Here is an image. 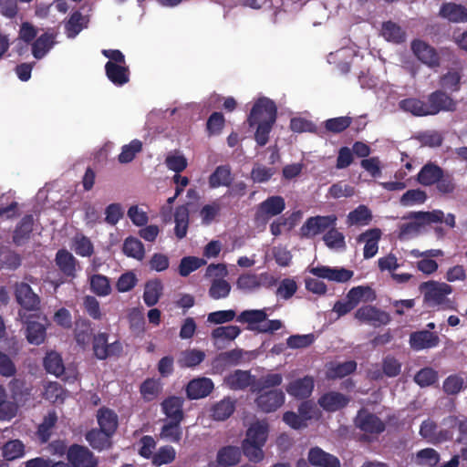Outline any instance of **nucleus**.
I'll use <instances>...</instances> for the list:
<instances>
[{"instance_id":"9","label":"nucleus","mask_w":467,"mask_h":467,"mask_svg":"<svg viewBox=\"0 0 467 467\" xmlns=\"http://www.w3.org/2000/svg\"><path fill=\"white\" fill-rule=\"evenodd\" d=\"M337 220L335 214L309 217L300 228L301 234L304 237L310 238L327 233L331 227L336 226Z\"/></svg>"},{"instance_id":"60","label":"nucleus","mask_w":467,"mask_h":467,"mask_svg":"<svg viewBox=\"0 0 467 467\" xmlns=\"http://www.w3.org/2000/svg\"><path fill=\"white\" fill-rule=\"evenodd\" d=\"M204 265H206V261L202 258L185 256L180 262L179 274L183 277L188 276L192 272L199 269Z\"/></svg>"},{"instance_id":"36","label":"nucleus","mask_w":467,"mask_h":467,"mask_svg":"<svg viewBox=\"0 0 467 467\" xmlns=\"http://www.w3.org/2000/svg\"><path fill=\"white\" fill-rule=\"evenodd\" d=\"M235 410V400L225 397L211 408V417L215 420H227Z\"/></svg>"},{"instance_id":"42","label":"nucleus","mask_w":467,"mask_h":467,"mask_svg":"<svg viewBox=\"0 0 467 467\" xmlns=\"http://www.w3.org/2000/svg\"><path fill=\"white\" fill-rule=\"evenodd\" d=\"M233 182L231 169L228 165H220L216 167L213 172L209 176L210 188H218L220 186L229 187Z\"/></svg>"},{"instance_id":"6","label":"nucleus","mask_w":467,"mask_h":467,"mask_svg":"<svg viewBox=\"0 0 467 467\" xmlns=\"http://www.w3.org/2000/svg\"><path fill=\"white\" fill-rule=\"evenodd\" d=\"M276 121L277 108L275 103L266 98H259L254 104L251 111L247 117V123L250 128L255 127V124L263 123L264 121Z\"/></svg>"},{"instance_id":"31","label":"nucleus","mask_w":467,"mask_h":467,"mask_svg":"<svg viewBox=\"0 0 467 467\" xmlns=\"http://www.w3.org/2000/svg\"><path fill=\"white\" fill-rule=\"evenodd\" d=\"M267 276L266 273L261 275L243 274L236 280V287L244 292H253L261 287Z\"/></svg>"},{"instance_id":"1","label":"nucleus","mask_w":467,"mask_h":467,"mask_svg":"<svg viewBox=\"0 0 467 467\" xmlns=\"http://www.w3.org/2000/svg\"><path fill=\"white\" fill-rule=\"evenodd\" d=\"M457 101L446 91L437 89L427 96V100L420 98H407L400 100L399 108L415 117L435 116L440 112H454Z\"/></svg>"},{"instance_id":"14","label":"nucleus","mask_w":467,"mask_h":467,"mask_svg":"<svg viewBox=\"0 0 467 467\" xmlns=\"http://www.w3.org/2000/svg\"><path fill=\"white\" fill-rule=\"evenodd\" d=\"M356 426L365 433L380 434L385 429L386 425L382 420L376 414L360 410L355 419Z\"/></svg>"},{"instance_id":"56","label":"nucleus","mask_w":467,"mask_h":467,"mask_svg":"<svg viewBox=\"0 0 467 467\" xmlns=\"http://www.w3.org/2000/svg\"><path fill=\"white\" fill-rule=\"evenodd\" d=\"M464 388V379L458 374L448 376L442 384V390L448 396H455L459 394Z\"/></svg>"},{"instance_id":"13","label":"nucleus","mask_w":467,"mask_h":467,"mask_svg":"<svg viewBox=\"0 0 467 467\" xmlns=\"http://www.w3.org/2000/svg\"><path fill=\"white\" fill-rule=\"evenodd\" d=\"M256 394L254 402L257 408L265 413L275 411L285 402V393L281 389H270Z\"/></svg>"},{"instance_id":"52","label":"nucleus","mask_w":467,"mask_h":467,"mask_svg":"<svg viewBox=\"0 0 467 467\" xmlns=\"http://www.w3.org/2000/svg\"><path fill=\"white\" fill-rule=\"evenodd\" d=\"M160 437L162 440L179 443L182 437V430L181 428V422L170 420L163 424L161 429Z\"/></svg>"},{"instance_id":"54","label":"nucleus","mask_w":467,"mask_h":467,"mask_svg":"<svg viewBox=\"0 0 467 467\" xmlns=\"http://www.w3.org/2000/svg\"><path fill=\"white\" fill-rule=\"evenodd\" d=\"M46 327L36 321H31L26 327V339L30 344L40 345L45 341Z\"/></svg>"},{"instance_id":"64","label":"nucleus","mask_w":467,"mask_h":467,"mask_svg":"<svg viewBox=\"0 0 467 467\" xmlns=\"http://www.w3.org/2000/svg\"><path fill=\"white\" fill-rule=\"evenodd\" d=\"M44 366L48 373L59 376L64 372V365L60 355L56 352L48 353L44 358Z\"/></svg>"},{"instance_id":"20","label":"nucleus","mask_w":467,"mask_h":467,"mask_svg":"<svg viewBox=\"0 0 467 467\" xmlns=\"http://www.w3.org/2000/svg\"><path fill=\"white\" fill-rule=\"evenodd\" d=\"M349 400L350 399L345 394L337 391H329L318 399V404L324 410L335 412L348 406Z\"/></svg>"},{"instance_id":"15","label":"nucleus","mask_w":467,"mask_h":467,"mask_svg":"<svg viewBox=\"0 0 467 467\" xmlns=\"http://www.w3.org/2000/svg\"><path fill=\"white\" fill-rule=\"evenodd\" d=\"M214 389L213 381L206 377H197L191 379L185 392L189 400H200L208 397Z\"/></svg>"},{"instance_id":"59","label":"nucleus","mask_w":467,"mask_h":467,"mask_svg":"<svg viewBox=\"0 0 467 467\" xmlns=\"http://www.w3.org/2000/svg\"><path fill=\"white\" fill-rule=\"evenodd\" d=\"M176 451L170 445L161 446L152 456V464L159 467L175 460Z\"/></svg>"},{"instance_id":"45","label":"nucleus","mask_w":467,"mask_h":467,"mask_svg":"<svg viewBox=\"0 0 467 467\" xmlns=\"http://www.w3.org/2000/svg\"><path fill=\"white\" fill-rule=\"evenodd\" d=\"M268 436V428L266 424L255 422L252 424L246 431L244 441L265 446Z\"/></svg>"},{"instance_id":"10","label":"nucleus","mask_w":467,"mask_h":467,"mask_svg":"<svg viewBox=\"0 0 467 467\" xmlns=\"http://www.w3.org/2000/svg\"><path fill=\"white\" fill-rule=\"evenodd\" d=\"M67 460L72 467H94L98 465V459L86 446L74 443L67 451Z\"/></svg>"},{"instance_id":"3","label":"nucleus","mask_w":467,"mask_h":467,"mask_svg":"<svg viewBox=\"0 0 467 467\" xmlns=\"http://www.w3.org/2000/svg\"><path fill=\"white\" fill-rule=\"evenodd\" d=\"M420 290L423 294V302L429 307H436L442 310L455 309L454 303L447 298L452 293L451 285L446 283L427 281L420 285Z\"/></svg>"},{"instance_id":"24","label":"nucleus","mask_w":467,"mask_h":467,"mask_svg":"<svg viewBox=\"0 0 467 467\" xmlns=\"http://www.w3.org/2000/svg\"><path fill=\"white\" fill-rule=\"evenodd\" d=\"M105 73L109 80L117 87H121L130 81V69L126 64L107 62Z\"/></svg>"},{"instance_id":"62","label":"nucleus","mask_w":467,"mask_h":467,"mask_svg":"<svg viewBox=\"0 0 467 467\" xmlns=\"http://www.w3.org/2000/svg\"><path fill=\"white\" fill-rule=\"evenodd\" d=\"M91 329L90 324L88 320L76 321V327L74 329L75 340L80 347H85L90 340Z\"/></svg>"},{"instance_id":"39","label":"nucleus","mask_w":467,"mask_h":467,"mask_svg":"<svg viewBox=\"0 0 467 467\" xmlns=\"http://www.w3.org/2000/svg\"><path fill=\"white\" fill-rule=\"evenodd\" d=\"M381 35L389 42L401 44L406 40L405 30L393 21H386L381 26Z\"/></svg>"},{"instance_id":"58","label":"nucleus","mask_w":467,"mask_h":467,"mask_svg":"<svg viewBox=\"0 0 467 467\" xmlns=\"http://www.w3.org/2000/svg\"><path fill=\"white\" fill-rule=\"evenodd\" d=\"M225 125V119L222 112H213L206 121V132L209 137L222 133Z\"/></svg>"},{"instance_id":"63","label":"nucleus","mask_w":467,"mask_h":467,"mask_svg":"<svg viewBox=\"0 0 467 467\" xmlns=\"http://www.w3.org/2000/svg\"><path fill=\"white\" fill-rule=\"evenodd\" d=\"M437 380L438 372L430 367L420 369L414 376L415 383L421 388L431 386L436 383Z\"/></svg>"},{"instance_id":"40","label":"nucleus","mask_w":467,"mask_h":467,"mask_svg":"<svg viewBox=\"0 0 467 467\" xmlns=\"http://www.w3.org/2000/svg\"><path fill=\"white\" fill-rule=\"evenodd\" d=\"M242 451L239 447L229 445L218 451L216 460L219 465L231 467L239 463Z\"/></svg>"},{"instance_id":"29","label":"nucleus","mask_w":467,"mask_h":467,"mask_svg":"<svg viewBox=\"0 0 467 467\" xmlns=\"http://www.w3.org/2000/svg\"><path fill=\"white\" fill-rule=\"evenodd\" d=\"M111 438L112 435L97 428L91 429L85 434V439L88 442V444L94 450L99 451L108 450L111 447Z\"/></svg>"},{"instance_id":"43","label":"nucleus","mask_w":467,"mask_h":467,"mask_svg":"<svg viewBox=\"0 0 467 467\" xmlns=\"http://www.w3.org/2000/svg\"><path fill=\"white\" fill-rule=\"evenodd\" d=\"M55 44V35L44 33L32 44V54L35 58L41 59Z\"/></svg>"},{"instance_id":"61","label":"nucleus","mask_w":467,"mask_h":467,"mask_svg":"<svg viewBox=\"0 0 467 467\" xmlns=\"http://www.w3.org/2000/svg\"><path fill=\"white\" fill-rule=\"evenodd\" d=\"M141 150L142 142L135 139L122 147L118 160L120 163H129L134 160L136 154L141 151Z\"/></svg>"},{"instance_id":"16","label":"nucleus","mask_w":467,"mask_h":467,"mask_svg":"<svg viewBox=\"0 0 467 467\" xmlns=\"http://www.w3.org/2000/svg\"><path fill=\"white\" fill-rule=\"evenodd\" d=\"M309 272L319 278L337 283H346L354 275V272L352 270H348L344 267H330L326 265L312 267Z\"/></svg>"},{"instance_id":"51","label":"nucleus","mask_w":467,"mask_h":467,"mask_svg":"<svg viewBox=\"0 0 467 467\" xmlns=\"http://www.w3.org/2000/svg\"><path fill=\"white\" fill-rule=\"evenodd\" d=\"M204 358V351L193 348L182 352L178 362L182 368H194L200 365Z\"/></svg>"},{"instance_id":"35","label":"nucleus","mask_w":467,"mask_h":467,"mask_svg":"<svg viewBox=\"0 0 467 467\" xmlns=\"http://www.w3.org/2000/svg\"><path fill=\"white\" fill-rule=\"evenodd\" d=\"M34 218L31 214L25 215L16 225L13 234V242L16 245L25 244L30 238L33 231Z\"/></svg>"},{"instance_id":"8","label":"nucleus","mask_w":467,"mask_h":467,"mask_svg":"<svg viewBox=\"0 0 467 467\" xmlns=\"http://www.w3.org/2000/svg\"><path fill=\"white\" fill-rule=\"evenodd\" d=\"M108 340L109 335L105 332H99L93 337V354L99 360H105L110 357H119L122 353V345L119 340L110 344Z\"/></svg>"},{"instance_id":"25","label":"nucleus","mask_w":467,"mask_h":467,"mask_svg":"<svg viewBox=\"0 0 467 467\" xmlns=\"http://www.w3.org/2000/svg\"><path fill=\"white\" fill-rule=\"evenodd\" d=\"M381 237V231L379 228L368 229L358 237V242H365L363 256L369 259L375 256L379 250V241Z\"/></svg>"},{"instance_id":"41","label":"nucleus","mask_w":467,"mask_h":467,"mask_svg":"<svg viewBox=\"0 0 467 467\" xmlns=\"http://www.w3.org/2000/svg\"><path fill=\"white\" fill-rule=\"evenodd\" d=\"M163 285L160 279L155 278L146 282L144 286L143 300L146 306H155L162 295Z\"/></svg>"},{"instance_id":"2","label":"nucleus","mask_w":467,"mask_h":467,"mask_svg":"<svg viewBox=\"0 0 467 467\" xmlns=\"http://www.w3.org/2000/svg\"><path fill=\"white\" fill-rule=\"evenodd\" d=\"M403 219L410 220V222L399 225L398 238L409 240L419 235L425 226L442 223L443 212L441 210L410 212L403 216Z\"/></svg>"},{"instance_id":"4","label":"nucleus","mask_w":467,"mask_h":467,"mask_svg":"<svg viewBox=\"0 0 467 467\" xmlns=\"http://www.w3.org/2000/svg\"><path fill=\"white\" fill-rule=\"evenodd\" d=\"M236 321L246 323L249 330H256L263 334H273L283 327L279 319L267 320L265 308L244 310L237 316Z\"/></svg>"},{"instance_id":"26","label":"nucleus","mask_w":467,"mask_h":467,"mask_svg":"<svg viewBox=\"0 0 467 467\" xmlns=\"http://www.w3.org/2000/svg\"><path fill=\"white\" fill-rule=\"evenodd\" d=\"M96 417L99 430L113 436L119 426L117 413L109 408L102 407L98 410Z\"/></svg>"},{"instance_id":"32","label":"nucleus","mask_w":467,"mask_h":467,"mask_svg":"<svg viewBox=\"0 0 467 467\" xmlns=\"http://www.w3.org/2000/svg\"><path fill=\"white\" fill-rule=\"evenodd\" d=\"M11 398L18 405H25L31 396V389L27 386L26 380L21 379H13L9 384Z\"/></svg>"},{"instance_id":"50","label":"nucleus","mask_w":467,"mask_h":467,"mask_svg":"<svg viewBox=\"0 0 467 467\" xmlns=\"http://www.w3.org/2000/svg\"><path fill=\"white\" fill-rule=\"evenodd\" d=\"M122 251L128 257H132L137 260H142L145 254L143 244L133 236L125 239Z\"/></svg>"},{"instance_id":"46","label":"nucleus","mask_w":467,"mask_h":467,"mask_svg":"<svg viewBox=\"0 0 467 467\" xmlns=\"http://www.w3.org/2000/svg\"><path fill=\"white\" fill-rule=\"evenodd\" d=\"M283 382V376L280 373H268L260 377L252 387L254 393L266 391L265 389L278 387Z\"/></svg>"},{"instance_id":"27","label":"nucleus","mask_w":467,"mask_h":467,"mask_svg":"<svg viewBox=\"0 0 467 467\" xmlns=\"http://www.w3.org/2000/svg\"><path fill=\"white\" fill-rule=\"evenodd\" d=\"M357 369V362L348 360L342 363L329 362L326 365V379L335 380L345 378Z\"/></svg>"},{"instance_id":"21","label":"nucleus","mask_w":467,"mask_h":467,"mask_svg":"<svg viewBox=\"0 0 467 467\" xmlns=\"http://www.w3.org/2000/svg\"><path fill=\"white\" fill-rule=\"evenodd\" d=\"M439 16L451 23H467V7L453 2L443 3Z\"/></svg>"},{"instance_id":"11","label":"nucleus","mask_w":467,"mask_h":467,"mask_svg":"<svg viewBox=\"0 0 467 467\" xmlns=\"http://www.w3.org/2000/svg\"><path fill=\"white\" fill-rule=\"evenodd\" d=\"M355 318L374 327L388 325L391 320L389 313L371 305H365L357 309Z\"/></svg>"},{"instance_id":"57","label":"nucleus","mask_w":467,"mask_h":467,"mask_svg":"<svg viewBox=\"0 0 467 467\" xmlns=\"http://www.w3.org/2000/svg\"><path fill=\"white\" fill-rule=\"evenodd\" d=\"M323 241L326 245L330 249H345L346 242L344 234L336 229V226L331 227L323 236Z\"/></svg>"},{"instance_id":"48","label":"nucleus","mask_w":467,"mask_h":467,"mask_svg":"<svg viewBox=\"0 0 467 467\" xmlns=\"http://www.w3.org/2000/svg\"><path fill=\"white\" fill-rule=\"evenodd\" d=\"M462 75L458 70L451 69L439 78V84L444 91L458 92L461 89Z\"/></svg>"},{"instance_id":"30","label":"nucleus","mask_w":467,"mask_h":467,"mask_svg":"<svg viewBox=\"0 0 467 467\" xmlns=\"http://www.w3.org/2000/svg\"><path fill=\"white\" fill-rule=\"evenodd\" d=\"M376 298L375 291L368 285L354 286L346 296V299H349L355 307L361 302L370 303L375 301Z\"/></svg>"},{"instance_id":"23","label":"nucleus","mask_w":467,"mask_h":467,"mask_svg":"<svg viewBox=\"0 0 467 467\" xmlns=\"http://www.w3.org/2000/svg\"><path fill=\"white\" fill-rule=\"evenodd\" d=\"M183 404L182 397L171 396L161 402V409L170 420L182 422L184 419Z\"/></svg>"},{"instance_id":"34","label":"nucleus","mask_w":467,"mask_h":467,"mask_svg":"<svg viewBox=\"0 0 467 467\" xmlns=\"http://www.w3.org/2000/svg\"><path fill=\"white\" fill-rule=\"evenodd\" d=\"M56 264L65 275L75 277L77 260L67 250L60 249L57 251Z\"/></svg>"},{"instance_id":"18","label":"nucleus","mask_w":467,"mask_h":467,"mask_svg":"<svg viewBox=\"0 0 467 467\" xmlns=\"http://www.w3.org/2000/svg\"><path fill=\"white\" fill-rule=\"evenodd\" d=\"M409 342L413 350L420 351L437 347L440 337L436 333L424 329L412 332L410 335Z\"/></svg>"},{"instance_id":"28","label":"nucleus","mask_w":467,"mask_h":467,"mask_svg":"<svg viewBox=\"0 0 467 467\" xmlns=\"http://www.w3.org/2000/svg\"><path fill=\"white\" fill-rule=\"evenodd\" d=\"M443 171L438 164L429 161L419 171L417 181L423 186H432L439 181Z\"/></svg>"},{"instance_id":"5","label":"nucleus","mask_w":467,"mask_h":467,"mask_svg":"<svg viewBox=\"0 0 467 467\" xmlns=\"http://www.w3.org/2000/svg\"><path fill=\"white\" fill-rule=\"evenodd\" d=\"M228 275L226 265L223 264H211L207 266L205 276L213 277L209 288V296L218 300L226 298L231 292V285L224 277Z\"/></svg>"},{"instance_id":"55","label":"nucleus","mask_w":467,"mask_h":467,"mask_svg":"<svg viewBox=\"0 0 467 467\" xmlns=\"http://www.w3.org/2000/svg\"><path fill=\"white\" fill-rule=\"evenodd\" d=\"M352 123V118L342 116L331 118L324 121V128L329 133L338 134L345 131Z\"/></svg>"},{"instance_id":"44","label":"nucleus","mask_w":467,"mask_h":467,"mask_svg":"<svg viewBox=\"0 0 467 467\" xmlns=\"http://www.w3.org/2000/svg\"><path fill=\"white\" fill-rule=\"evenodd\" d=\"M88 20L79 11L71 14L65 24V32L68 38H75L83 28L87 27Z\"/></svg>"},{"instance_id":"19","label":"nucleus","mask_w":467,"mask_h":467,"mask_svg":"<svg viewBox=\"0 0 467 467\" xmlns=\"http://www.w3.org/2000/svg\"><path fill=\"white\" fill-rule=\"evenodd\" d=\"M315 381L311 376H305L304 378L295 379L286 386V392L299 400L308 398L314 389Z\"/></svg>"},{"instance_id":"53","label":"nucleus","mask_w":467,"mask_h":467,"mask_svg":"<svg viewBox=\"0 0 467 467\" xmlns=\"http://www.w3.org/2000/svg\"><path fill=\"white\" fill-rule=\"evenodd\" d=\"M25 454V445L20 440H11L5 442L2 448V455L5 461H14Z\"/></svg>"},{"instance_id":"37","label":"nucleus","mask_w":467,"mask_h":467,"mask_svg":"<svg viewBox=\"0 0 467 467\" xmlns=\"http://www.w3.org/2000/svg\"><path fill=\"white\" fill-rule=\"evenodd\" d=\"M224 381L231 389L242 390L252 384V375L248 370L236 369L229 374Z\"/></svg>"},{"instance_id":"17","label":"nucleus","mask_w":467,"mask_h":467,"mask_svg":"<svg viewBox=\"0 0 467 467\" xmlns=\"http://www.w3.org/2000/svg\"><path fill=\"white\" fill-rule=\"evenodd\" d=\"M16 299L17 303L28 311L37 310L40 305L39 296L34 293L32 287L26 283L16 285Z\"/></svg>"},{"instance_id":"22","label":"nucleus","mask_w":467,"mask_h":467,"mask_svg":"<svg viewBox=\"0 0 467 467\" xmlns=\"http://www.w3.org/2000/svg\"><path fill=\"white\" fill-rule=\"evenodd\" d=\"M308 462L315 467H341L339 459L319 447L311 448L307 455Z\"/></svg>"},{"instance_id":"7","label":"nucleus","mask_w":467,"mask_h":467,"mask_svg":"<svg viewBox=\"0 0 467 467\" xmlns=\"http://www.w3.org/2000/svg\"><path fill=\"white\" fill-rule=\"evenodd\" d=\"M285 209V202L282 196H270L258 204L254 222L257 225L265 226L272 217L281 214Z\"/></svg>"},{"instance_id":"49","label":"nucleus","mask_w":467,"mask_h":467,"mask_svg":"<svg viewBox=\"0 0 467 467\" xmlns=\"http://www.w3.org/2000/svg\"><path fill=\"white\" fill-rule=\"evenodd\" d=\"M90 290L98 296H107L111 293L109 277L101 274H95L89 278Z\"/></svg>"},{"instance_id":"47","label":"nucleus","mask_w":467,"mask_h":467,"mask_svg":"<svg viewBox=\"0 0 467 467\" xmlns=\"http://www.w3.org/2000/svg\"><path fill=\"white\" fill-rule=\"evenodd\" d=\"M371 220V211L366 205L360 204L348 214L347 223L364 226L368 225Z\"/></svg>"},{"instance_id":"12","label":"nucleus","mask_w":467,"mask_h":467,"mask_svg":"<svg viewBox=\"0 0 467 467\" xmlns=\"http://www.w3.org/2000/svg\"><path fill=\"white\" fill-rule=\"evenodd\" d=\"M410 49L414 56L430 68H437L441 66V57L437 50L421 39L411 41Z\"/></svg>"},{"instance_id":"38","label":"nucleus","mask_w":467,"mask_h":467,"mask_svg":"<svg viewBox=\"0 0 467 467\" xmlns=\"http://www.w3.org/2000/svg\"><path fill=\"white\" fill-rule=\"evenodd\" d=\"M57 422V415L55 410L48 411V413L44 416L42 422L38 425L36 431V436L40 443H47L52 435L53 429L55 428Z\"/></svg>"},{"instance_id":"33","label":"nucleus","mask_w":467,"mask_h":467,"mask_svg":"<svg viewBox=\"0 0 467 467\" xmlns=\"http://www.w3.org/2000/svg\"><path fill=\"white\" fill-rule=\"evenodd\" d=\"M243 356L244 351L240 348L221 352L214 358L213 365L216 368L236 366L241 363Z\"/></svg>"}]
</instances>
